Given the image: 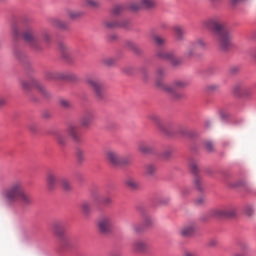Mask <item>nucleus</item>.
<instances>
[{
  "instance_id": "obj_31",
  "label": "nucleus",
  "mask_w": 256,
  "mask_h": 256,
  "mask_svg": "<svg viewBox=\"0 0 256 256\" xmlns=\"http://www.w3.org/2000/svg\"><path fill=\"white\" fill-rule=\"evenodd\" d=\"M142 4L141 2H130L127 6L126 9H129L130 11H139L141 9Z\"/></svg>"
},
{
  "instance_id": "obj_37",
  "label": "nucleus",
  "mask_w": 256,
  "mask_h": 256,
  "mask_svg": "<svg viewBox=\"0 0 256 256\" xmlns=\"http://www.w3.org/2000/svg\"><path fill=\"white\" fill-rule=\"evenodd\" d=\"M152 39H153L154 43L156 45H158L159 47H161L167 41L165 38H163L159 35H153Z\"/></svg>"
},
{
  "instance_id": "obj_45",
  "label": "nucleus",
  "mask_w": 256,
  "mask_h": 256,
  "mask_svg": "<svg viewBox=\"0 0 256 256\" xmlns=\"http://www.w3.org/2000/svg\"><path fill=\"white\" fill-rule=\"evenodd\" d=\"M41 39L44 41V43H50L51 42V34H49L48 31H44L41 34Z\"/></svg>"
},
{
  "instance_id": "obj_14",
  "label": "nucleus",
  "mask_w": 256,
  "mask_h": 256,
  "mask_svg": "<svg viewBox=\"0 0 256 256\" xmlns=\"http://www.w3.org/2000/svg\"><path fill=\"white\" fill-rule=\"evenodd\" d=\"M46 185L49 191H53L57 187V174L55 172H48L46 176Z\"/></svg>"
},
{
  "instance_id": "obj_2",
  "label": "nucleus",
  "mask_w": 256,
  "mask_h": 256,
  "mask_svg": "<svg viewBox=\"0 0 256 256\" xmlns=\"http://www.w3.org/2000/svg\"><path fill=\"white\" fill-rule=\"evenodd\" d=\"M2 197L7 201V203L20 201L23 207L33 205V197L23 191V181L21 180H15L10 184L9 188H5L2 191Z\"/></svg>"
},
{
  "instance_id": "obj_51",
  "label": "nucleus",
  "mask_w": 256,
  "mask_h": 256,
  "mask_svg": "<svg viewBox=\"0 0 256 256\" xmlns=\"http://www.w3.org/2000/svg\"><path fill=\"white\" fill-rule=\"evenodd\" d=\"M60 105L61 107H64V109H69V107H71V102H69L68 100L62 99L60 100Z\"/></svg>"
},
{
  "instance_id": "obj_22",
  "label": "nucleus",
  "mask_w": 256,
  "mask_h": 256,
  "mask_svg": "<svg viewBox=\"0 0 256 256\" xmlns=\"http://www.w3.org/2000/svg\"><path fill=\"white\" fill-rule=\"evenodd\" d=\"M66 15L69 19L75 20L83 17L84 13L81 10L66 9Z\"/></svg>"
},
{
  "instance_id": "obj_56",
  "label": "nucleus",
  "mask_w": 256,
  "mask_h": 256,
  "mask_svg": "<svg viewBox=\"0 0 256 256\" xmlns=\"http://www.w3.org/2000/svg\"><path fill=\"white\" fill-rule=\"evenodd\" d=\"M206 149H207L208 151H213V143L207 142V143H206Z\"/></svg>"
},
{
  "instance_id": "obj_32",
  "label": "nucleus",
  "mask_w": 256,
  "mask_h": 256,
  "mask_svg": "<svg viewBox=\"0 0 256 256\" xmlns=\"http://www.w3.org/2000/svg\"><path fill=\"white\" fill-rule=\"evenodd\" d=\"M140 3L145 9H152V7H155V5H157V2L155 0H141Z\"/></svg>"
},
{
  "instance_id": "obj_17",
  "label": "nucleus",
  "mask_w": 256,
  "mask_h": 256,
  "mask_svg": "<svg viewBox=\"0 0 256 256\" xmlns=\"http://www.w3.org/2000/svg\"><path fill=\"white\" fill-rule=\"evenodd\" d=\"M236 214L237 211L235 210V208L222 209L216 211L217 217H235Z\"/></svg>"
},
{
  "instance_id": "obj_60",
  "label": "nucleus",
  "mask_w": 256,
  "mask_h": 256,
  "mask_svg": "<svg viewBox=\"0 0 256 256\" xmlns=\"http://www.w3.org/2000/svg\"><path fill=\"white\" fill-rule=\"evenodd\" d=\"M210 245H217V242L216 241H212V242H210Z\"/></svg>"
},
{
  "instance_id": "obj_9",
  "label": "nucleus",
  "mask_w": 256,
  "mask_h": 256,
  "mask_svg": "<svg viewBox=\"0 0 256 256\" xmlns=\"http://www.w3.org/2000/svg\"><path fill=\"white\" fill-rule=\"evenodd\" d=\"M45 77H46V79H48V81H51L53 79H56V81L75 79L74 75L65 74L64 72H59V71H56V72L48 71V72H46Z\"/></svg>"
},
{
  "instance_id": "obj_52",
  "label": "nucleus",
  "mask_w": 256,
  "mask_h": 256,
  "mask_svg": "<svg viewBox=\"0 0 256 256\" xmlns=\"http://www.w3.org/2000/svg\"><path fill=\"white\" fill-rule=\"evenodd\" d=\"M104 63H105V65H108V66L115 65V59H113V58H106V59H104Z\"/></svg>"
},
{
  "instance_id": "obj_48",
  "label": "nucleus",
  "mask_w": 256,
  "mask_h": 256,
  "mask_svg": "<svg viewBox=\"0 0 256 256\" xmlns=\"http://www.w3.org/2000/svg\"><path fill=\"white\" fill-rule=\"evenodd\" d=\"M142 225L144 226L145 229L146 227H151V225H153V219H151V217H145Z\"/></svg>"
},
{
  "instance_id": "obj_44",
  "label": "nucleus",
  "mask_w": 256,
  "mask_h": 256,
  "mask_svg": "<svg viewBox=\"0 0 256 256\" xmlns=\"http://www.w3.org/2000/svg\"><path fill=\"white\" fill-rule=\"evenodd\" d=\"M194 203L198 207H201V205H205V203H207V198L205 196H199L195 199Z\"/></svg>"
},
{
  "instance_id": "obj_21",
  "label": "nucleus",
  "mask_w": 256,
  "mask_h": 256,
  "mask_svg": "<svg viewBox=\"0 0 256 256\" xmlns=\"http://www.w3.org/2000/svg\"><path fill=\"white\" fill-rule=\"evenodd\" d=\"M194 233H195V224L184 226L180 230V235H182V237H191V235H193Z\"/></svg>"
},
{
  "instance_id": "obj_49",
  "label": "nucleus",
  "mask_w": 256,
  "mask_h": 256,
  "mask_svg": "<svg viewBox=\"0 0 256 256\" xmlns=\"http://www.w3.org/2000/svg\"><path fill=\"white\" fill-rule=\"evenodd\" d=\"M21 87L22 89H24V91H29L31 89V83H29L28 81L22 80Z\"/></svg>"
},
{
  "instance_id": "obj_57",
  "label": "nucleus",
  "mask_w": 256,
  "mask_h": 256,
  "mask_svg": "<svg viewBox=\"0 0 256 256\" xmlns=\"http://www.w3.org/2000/svg\"><path fill=\"white\" fill-rule=\"evenodd\" d=\"M7 103V99L0 97V107H3Z\"/></svg>"
},
{
  "instance_id": "obj_50",
  "label": "nucleus",
  "mask_w": 256,
  "mask_h": 256,
  "mask_svg": "<svg viewBox=\"0 0 256 256\" xmlns=\"http://www.w3.org/2000/svg\"><path fill=\"white\" fill-rule=\"evenodd\" d=\"M173 155V150L167 149L162 153V159H169Z\"/></svg>"
},
{
  "instance_id": "obj_39",
  "label": "nucleus",
  "mask_w": 256,
  "mask_h": 256,
  "mask_svg": "<svg viewBox=\"0 0 256 256\" xmlns=\"http://www.w3.org/2000/svg\"><path fill=\"white\" fill-rule=\"evenodd\" d=\"M61 187L64 189V191H71V182L65 178H63L60 181Z\"/></svg>"
},
{
  "instance_id": "obj_46",
  "label": "nucleus",
  "mask_w": 256,
  "mask_h": 256,
  "mask_svg": "<svg viewBox=\"0 0 256 256\" xmlns=\"http://www.w3.org/2000/svg\"><path fill=\"white\" fill-rule=\"evenodd\" d=\"M206 91H208V93H214V91H219V84H209L206 87Z\"/></svg>"
},
{
  "instance_id": "obj_25",
  "label": "nucleus",
  "mask_w": 256,
  "mask_h": 256,
  "mask_svg": "<svg viewBox=\"0 0 256 256\" xmlns=\"http://www.w3.org/2000/svg\"><path fill=\"white\" fill-rule=\"evenodd\" d=\"M138 151L144 155H151L153 148L149 144L142 142L138 145Z\"/></svg>"
},
{
  "instance_id": "obj_34",
  "label": "nucleus",
  "mask_w": 256,
  "mask_h": 256,
  "mask_svg": "<svg viewBox=\"0 0 256 256\" xmlns=\"http://www.w3.org/2000/svg\"><path fill=\"white\" fill-rule=\"evenodd\" d=\"M56 141L58 145L65 147V145H67V136H65V134H57Z\"/></svg>"
},
{
  "instance_id": "obj_12",
  "label": "nucleus",
  "mask_w": 256,
  "mask_h": 256,
  "mask_svg": "<svg viewBox=\"0 0 256 256\" xmlns=\"http://www.w3.org/2000/svg\"><path fill=\"white\" fill-rule=\"evenodd\" d=\"M50 24L52 27H56V29H60L61 31H69V22L65 20H61L59 18L50 19Z\"/></svg>"
},
{
  "instance_id": "obj_62",
  "label": "nucleus",
  "mask_w": 256,
  "mask_h": 256,
  "mask_svg": "<svg viewBox=\"0 0 256 256\" xmlns=\"http://www.w3.org/2000/svg\"><path fill=\"white\" fill-rule=\"evenodd\" d=\"M234 1V3H237L238 1H241V0H233Z\"/></svg>"
},
{
  "instance_id": "obj_18",
  "label": "nucleus",
  "mask_w": 256,
  "mask_h": 256,
  "mask_svg": "<svg viewBox=\"0 0 256 256\" xmlns=\"http://www.w3.org/2000/svg\"><path fill=\"white\" fill-rule=\"evenodd\" d=\"M174 35L177 41H183L185 39V28L181 25H176L173 27Z\"/></svg>"
},
{
  "instance_id": "obj_54",
  "label": "nucleus",
  "mask_w": 256,
  "mask_h": 256,
  "mask_svg": "<svg viewBox=\"0 0 256 256\" xmlns=\"http://www.w3.org/2000/svg\"><path fill=\"white\" fill-rule=\"evenodd\" d=\"M230 73H231L232 75H235V73H239V67H237V66L231 67V68H230Z\"/></svg>"
},
{
  "instance_id": "obj_38",
  "label": "nucleus",
  "mask_w": 256,
  "mask_h": 256,
  "mask_svg": "<svg viewBox=\"0 0 256 256\" xmlns=\"http://www.w3.org/2000/svg\"><path fill=\"white\" fill-rule=\"evenodd\" d=\"M76 157L79 163H83L85 161V151L81 148L76 149Z\"/></svg>"
},
{
  "instance_id": "obj_58",
  "label": "nucleus",
  "mask_w": 256,
  "mask_h": 256,
  "mask_svg": "<svg viewBox=\"0 0 256 256\" xmlns=\"http://www.w3.org/2000/svg\"><path fill=\"white\" fill-rule=\"evenodd\" d=\"M247 215L249 217H251V215H253V209L249 208L247 211H246Z\"/></svg>"
},
{
  "instance_id": "obj_29",
  "label": "nucleus",
  "mask_w": 256,
  "mask_h": 256,
  "mask_svg": "<svg viewBox=\"0 0 256 256\" xmlns=\"http://www.w3.org/2000/svg\"><path fill=\"white\" fill-rule=\"evenodd\" d=\"M125 9H127V5H125V4L115 5L112 8V15H121V13H123V11H125Z\"/></svg>"
},
{
  "instance_id": "obj_1",
  "label": "nucleus",
  "mask_w": 256,
  "mask_h": 256,
  "mask_svg": "<svg viewBox=\"0 0 256 256\" xmlns=\"http://www.w3.org/2000/svg\"><path fill=\"white\" fill-rule=\"evenodd\" d=\"M202 26L204 29H209L214 33L222 51H227V49L231 47V39H233V34H231V30L227 28L221 19L217 17L209 18L202 22Z\"/></svg>"
},
{
  "instance_id": "obj_36",
  "label": "nucleus",
  "mask_w": 256,
  "mask_h": 256,
  "mask_svg": "<svg viewBox=\"0 0 256 256\" xmlns=\"http://www.w3.org/2000/svg\"><path fill=\"white\" fill-rule=\"evenodd\" d=\"M132 231L136 235H140V233H143V231H145V226L143 224H133Z\"/></svg>"
},
{
  "instance_id": "obj_15",
  "label": "nucleus",
  "mask_w": 256,
  "mask_h": 256,
  "mask_svg": "<svg viewBox=\"0 0 256 256\" xmlns=\"http://www.w3.org/2000/svg\"><path fill=\"white\" fill-rule=\"evenodd\" d=\"M132 248L136 253H145V251H147V242L143 240H135L132 244Z\"/></svg>"
},
{
  "instance_id": "obj_59",
  "label": "nucleus",
  "mask_w": 256,
  "mask_h": 256,
  "mask_svg": "<svg viewBox=\"0 0 256 256\" xmlns=\"http://www.w3.org/2000/svg\"><path fill=\"white\" fill-rule=\"evenodd\" d=\"M179 133H181V135H185V133H186V131H185V129H183V128H179Z\"/></svg>"
},
{
  "instance_id": "obj_8",
  "label": "nucleus",
  "mask_w": 256,
  "mask_h": 256,
  "mask_svg": "<svg viewBox=\"0 0 256 256\" xmlns=\"http://www.w3.org/2000/svg\"><path fill=\"white\" fill-rule=\"evenodd\" d=\"M157 87L158 89H160L161 91H165V93H168L172 99H183L184 95L183 93L175 90V88H173V86L161 83V82H157Z\"/></svg>"
},
{
  "instance_id": "obj_26",
  "label": "nucleus",
  "mask_w": 256,
  "mask_h": 256,
  "mask_svg": "<svg viewBox=\"0 0 256 256\" xmlns=\"http://www.w3.org/2000/svg\"><path fill=\"white\" fill-rule=\"evenodd\" d=\"M125 185L128 186L129 189H139V187H141V184L139 183V181L131 177L125 180Z\"/></svg>"
},
{
  "instance_id": "obj_10",
  "label": "nucleus",
  "mask_w": 256,
  "mask_h": 256,
  "mask_svg": "<svg viewBox=\"0 0 256 256\" xmlns=\"http://www.w3.org/2000/svg\"><path fill=\"white\" fill-rule=\"evenodd\" d=\"M149 119H150L151 121H153V122L157 125V127H158L159 131H161V133H163V134L166 135L167 137H171V135H173V134L169 131V129H168L167 127H165L163 124H161V118H160L158 115H156V114H151V115L149 116Z\"/></svg>"
},
{
  "instance_id": "obj_16",
  "label": "nucleus",
  "mask_w": 256,
  "mask_h": 256,
  "mask_svg": "<svg viewBox=\"0 0 256 256\" xmlns=\"http://www.w3.org/2000/svg\"><path fill=\"white\" fill-rule=\"evenodd\" d=\"M53 233L56 237H63L65 235V226L61 222H55L53 224Z\"/></svg>"
},
{
  "instance_id": "obj_42",
  "label": "nucleus",
  "mask_w": 256,
  "mask_h": 256,
  "mask_svg": "<svg viewBox=\"0 0 256 256\" xmlns=\"http://www.w3.org/2000/svg\"><path fill=\"white\" fill-rule=\"evenodd\" d=\"M194 184L196 189H198V191H203V180H201V177L196 176L194 178Z\"/></svg>"
},
{
  "instance_id": "obj_28",
  "label": "nucleus",
  "mask_w": 256,
  "mask_h": 256,
  "mask_svg": "<svg viewBox=\"0 0 256 256\" xmlns=\"http://www.w3.org/2000/svg\"><path fill=\"white\" fill-rule=\"evenodd\" d=\"M145 173L148 177H153L157 173V166L155 164H147L145 166Z\"/></svg>"
},
{
  "instance_id": "obj_33",
  "label": "nucleus",
  "mask_w": 256,
  "mask_h": 256,
  "mask_svg": "<svg viewBox=\"0 0 256 256\" xmlns=\"http://www.w3.org/2000/svg\"><path fill=\"white\" fill-rule=\"evenodd\" d=\"M164 75H165V69L158 68L156 71V87H157V83H163Z\"/></svg>"
},
{
  "instance_id": "obj_27",
  "label": "nucleus",
  "mask_w": 256,
  "mask_h": 256,
  "mask_svg": "<svg viewBox=\"0 0 256 256\" xmlns=\"http://www.w3.org/2000/svg\"><path fill=\"white\" fill-rule=\"evenodd\" d=\"M249 183L247 182L246 179H240L238 181L230 182L229 186L232 187L233 189H238L240 187H247Z\"/></svg>"
},
{
  "instance_id": "obj_61",
  "label": "nucleus",
  "mask_w": 256,
  "mask_h": 256,
  "mask_svg": "<svg viewBox=\"0 0 256 256\" xmlns=\"http://www.w3.org/2000/svg\"><path fill=\"white\" fill-rule=\"evenodd\" d=\"M219 0H211L212 3H217Z\"/></svg>"
},
{
  "instance_id": "obj_13",
  "label": "nucleus",
  "mask_w": 256,
  "mask_h": 256,
  "mask_svg": "<svg viewBox=\"0 0 256 256\" xmlns=\"http://www.w3.org/2000/svg\"><path fill=\"white\" fill-rule=\"evenodd\" d=\"M158 57L170 61V63H172L174 66L181 64V60L175 57V54H173L172 52H159Z\"/></svg>"
},
{
  "instance_id": "obj_7",
  "label": "nucleus",
  "mask_w": 256,
  "mask_h": 256,
  "mask_svg": "<svg viewBox=\"0 0 256 256\" xmlns=\"http://www.w3.org/2000/svg\"><path fill=\"white\" fill-rule=\"evenodd\" d=\"M207 47V42L205 40L198 38L197 40L190 43V46L185 52L186 57H194L195 52L198 51V49H205Z\"/></svg>"
},
{
  "instance_id": "obj_41",
  "label": "nucleus",
  "mask_w": 256,
  "mask_h": 256,
  "mask_svg": "<svg viewBox=\"0 0 256 256\" xmlns=\"http://www.w3.org/2000/svg\"><path fill=\"white\" fill-rule=\"evenodd\" d=\"M189 167H190V170L192 171V173H194V175H197V173H199V166L197 164V161L191 160Z\"/></svg>"
},
{
  "instance_id": "obj_23",
  "label": "nucleus",
  "mask_w": 256,
  "mask_h": 256,
  "mask_svg": "<svg viewBox=\"0 0 256 256\" xmlns=\"http://www.w3.org/2000/svg\"><path fill=\"white\" fill-rule=\"evenodd\" d=\"M32 87H35V89H37L43 97H49V92L47 91V89H45V87H43V84H41V82L33 80Z\"/></svg>"
},
{
  "instance_id": "obj_5",
  "label": "nucleus",
  "mask_w": 256,
  "mask_h": 256,
  "mask_svg": "<svg viewBox=\"0 0 256 256\" xmlns=\"http://www.w3.org/2000/svg\"><path fill=\"white\" fill-rule=\"evenodd\" d=\"M113 216L104 215L98 219L97 227L101 235H111L113 233Z\"/></svg>"
},
{
  "instance_id": "obj_47",
  "label": "nucleus",
  "mask_w": 256,
  "mask_h": 256,
  "mask_svg": "<svg viewBox=\"0 0 256 256\" xmlns=\"http://www.w3.org/2000/svg\"><path fill=\"white\" fill-rule=\"evenodd\" d=\"M113 203V198L110 196H104L102 197V205H105V207L111 205Z\"/></svg>"
},
{
  "instance_id": "obj_55",
  "label": "nucleus",
  "mask_w": 256,
  "mask_h": 256,
  "mask_svg": "<svg viewBox=\"0 0 256 256\" xmlns=\"http://www.w3.org/2000/svg\"><path fill=\"white\" fill-rule=\"evenodd\" d=\"M184 256H199V255H197V253L193 251H185Z\"/></svg>"
},
{
  "instance_id": "obj_4",
  "label": "nucleus",
  "mask_w": 256,
  "mask_h": 256,
  "mask_svg": "<svg viewBox=\"0 0 256 256\" xmlns=\"http://www.w3.org/2000/svg\"><path fill=\"white\" fill-rule=\"evenodd\" d=\"M86 84L90 89H92L94 95L98 99H103V97H105V86H103V82H101L99 78L95 76H88L86 78Z\"/></svg>"
},
{
  "instance_id": "obj_6",
  "label": "nucleus",
  "mask_w": 256,
  "mask_h": 256,
  "mask_svg": "<svg viewBox=\"0 0 256 256\" xmlns=\"http://www.w3.org/2000/svg\"><path fill=\"white\" fill-rule=\"evenodd\" d=\"M23 39L25 43L30 45V47H33L34 49H38L39 45L41 43V39H39V36L35 34V31L33 29L29 28L23 33Z\"/></svg>"
},
{
  "instance_id": "obj_30",
  "label": "nucleus",
  "mask_w": 256,
  "mask_h": 256,
  "mask_svg": "<svg viewBox=\"0 0 256 256\" xmlns=\"http://www.w3.org/2000/svg\"><path fill=\"white\" fill-rule=\"evenodd\" d=\"M86 7H92V9H99L101 2L99 0H85Z\"/></svg>"
},
{
  "instance_id": "obj_20",
  "label": "nucleus",
  "mask_w": 256,
  "mask_h": 256,
  "mask_svg": "<svg viewBox=\"0 0 256 256\" xmlns=\"http://www.w3.org/2000/svg\"><path fill=\"white\" fill-rule=\"evenodd\" d=\"M58 49L60 53H62L63 57H67V55L73 54V50L71 49V47H69V45L65 44V42H59Z\"/></svg>"
},
{
  "instance_id": "obj_24",
  "label": "nucleus",
  "mask_w": 256,
  "mask_h": 256,
  "mask_svg": "<svg viewBox=\"0 0 256 256\" xmlns=\"http://www.w3.org/2000/svg\"><path fill=\"white\" fill-rule=\"evenodd\" d=\"M93 119H95V116L93 113L89 112L81 118L80 123L82 127H89V125L93 123Z\"/></svg>"
},
{
  "instance_id": "obj_40",
  "label": "nucleus",
  "mask_w": 256,
  "mask_h": 256,
  "mask_svg": "<svg viewBox=\"0 0 256 256\" xmlns=\"http://www.w3.org/2000/svg\"><path fill=\"white\" fill-rule=\"evenodd\" d=\"M82 213L89 215L91 213V204L89 202H83L81 205Z\"/></svg>"
},
{
  "instance_id": "obj_11",
  "label": "nucleus",
  "mask_w": 256,
  "mask_h": 256,
  "mask_svg": "<svg viewBox=\"0 0 256 256\" xmlns=\"http://www.w3.org/2000/svg\"><path fill=\"white\" fill-rule=\"evenodd\" d=\"M66 133L75 141V143H81V134H79L77 126L69 125L66 129Z\"/></svg>"
},
{
  "instance_id": "obj_53",
  "label": "nucleus",
  "mask_w": 256,
  "mask_h": 256,
  "mask_svg": "<svg viewBox=\"0 0 256 256\" xmlns=\"http://www.w3.org/2000/svg\"><path fill=\"white\" fill-rule=\"evenodd\" d=\"M37 124L33 123V124H30L29 125V130L32 132V133H37Z\"/></svg>"
},
{
  "instance_id": "obj_35",
  "label": "nucleus",
  "mask_w": 256,
  "mask_h": 256,
  "mask_svg": "<svg viewBox=\"0 0 256 256\" xmlns=\"http://www.w3.org/2000/svg\"><path fill=\"white\" fill-rule=\"evenodd\" d=\"M170 87H172L174 90L185 89V87H187V82L177 80L173 83V85H170Z\"/></svg>"
},
{
  "instance_id": "obj_19",
  "label": "nucleus",
  "mask_w": 256,
  "mask_h": 256,
  "mask_svg": "<svg viewBox=\"0 0 256 256\" xmlns=\"http://www.w3.org/2000/svg\"><path fill=\"white\" fill-rule=\"evenodd\" d=\"M106 29H115V27H129V21H125L122 24L114 20H109L104 23Z\"/></svg>"
},
{
  "instance_id": "obj_3",
  "label": "nucleus",
  "mask_w": 256,
  "mask_h": 256,
  "mask_svg": "<svg viewBox=\"0 0 256 256\" xmlns=\"http://www.w3.org/2000/svg\"><path fill=\"white\" fill-rule=\"evenodd\" d=\"M106 161L114 167H127L131 165V156H123L117 150L106 151Z\"/></svg>"
},
{
  "instance_id": "obj_43",
  "label": "nucleus",
  "mask_w": 256,
  "mask_h": 256,
  "mask_svg": "<svg viewBox=\"0 0 256 256\" xmlns=\"http://www.w3.org/2000/svg\"><path fill=\"white\" fill-rule=\"evenodd\" d=\"M12 35L15 39H17L21 33V30L19 28V25L14 24L11 29Z\"/></svg>"
}]
</instances>
